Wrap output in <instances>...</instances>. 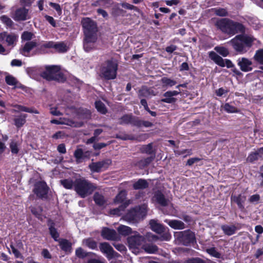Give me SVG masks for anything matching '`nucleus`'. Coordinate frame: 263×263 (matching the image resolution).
<instances>
[{"label":"nucleus","instance_id":"f257e3e1","mask_svg":"<svg viewBox=\"0 0 263 263\" xmlns=\"http://www.w3.org/2000/svg\"><path fill=\"white\" fill-rule=\"evenodd\" d=\"M215 25L218 29L230 36L245 32V27L242 24L228 18L218 19Z\"/></svg>","mask_w":263,"mask_h":263},{"label":"nucleus","instance_id":"f03ea898","mask_svg":"<svg viewBox=\"0 0 263 263\" xmlns=\"http://www.w3.org/2000/svg\"><path fill=\"white\" fill-rule=\"evenodd\" d=\"M255 40V39L252 35L242 34L236 35L228 43L232 45L237 53L243 54L250 49Z\"/></svg>","mask_w":263,"mask_h":263},{"label":"nucleus","instance_id":"7ed1b4c3","mask_svg":"<svg viewBox=\"0 0 263 263\" xmlns=\"http://www.w3.org/2000/svg\"><path fill=\"white\" fill-rule=\"evenodd\" d=\"M96 189V186L84 178L74 180V191L81 197L85 198L91 194Z\"/></svg>","mask_w":263,"mask_h":263},{"label":"nucleus","instance_id":"20e7f679","mask_svg":"<svg viewBox=\"0 0 263 263\" xmlns=\"http://www.w3.org/2000/svg\"><path fill=\"white\" fill-rule=\"evenodd\" d=\"M118 64L113 60H108L102 64L100 76L106 80H114L117 77Z\"/></svg>","mask_w":263,"mask_h":263},{"label":"nucleus","instance_id":"39448f33","mask_svg":"<svg viewBox=\"0 0 263 263\" xmlns=\"http://www.w3.org/2000/svg\"><path fill=\"white\" fill-rule=\"evenodd\" d=\"M41 76L48 81L54 80L63 82L65 80L64 75L60 71V68L57 66H46V70L42 73Z\"/></svg>","mask_w":263,"mask_h":263},{"label":"nucleus","instance_id":"423d86ee","mask_svg":"<svg viewBox=\"0 0 263 263\" xmlns=\"http://www.w3.org/2000/svg\"><path fill=\"white\" fill-rule=\"evenodd\" d=\"M146 214V210L144 205L137 206L129 210L125 216L126 221L130 222H137Z\"/></svg>","mask_w":263,"mask_h":263},{"label":"nucleus","instance_id":"0eeeda50","mask_svg":"<svg viewBox=\"0 0 263 263\" xmlns=\"http://www.w3.org/2000/svg\"><path fill=\"white\" fill-rule=\"evenodd\" d=\"M84 36H97V26L96 23L89 18H85L82 21Z\"/></svg>","mask_w":263,"mask_h":263},{"label":"nucleus","instance_id":"6e6552de","mask_svg":"<svg viewBox=\"0 0 263 263\" xmlns=\"http://www.w3.org/2000/svg\"><path fill=\"white\" fill-rule=\"evenodd\" d=\"M176 235L179 241L186 246L195 241V234L190 230L179 232Z\"/></svg>","mask_w":263,"mask_h":263},{"label":"nucleus","instance_id":"1a4fd4ad","mask_svg":"<svg viewBox=\"0 0 263 263\" xmlns=\"http://www.w3.org/2000/svg\"><path fill=\"white\" fill-rule=\"evenodd\" d=\"M209 56L212 61L220 67H223L226 66L228 68L234 67V64L230 60H224L214 51H210L209 53Z\"/></svg>","mask_w":263,"mask_h":263},{"label":"nucleus","instance_id":"9d476101","mask_svg":"<svg viewBox=\"0 0 263 263\" xmlns=\"http://www.w3.org/2000/svg\"><path fill=\"white\" fill-rule=\"evenodd\" d=\"M99 250L107 258L111 259L117 256L118 253L114 250L112 247L106 242H101L99 244Z\"/></svg>","mask_w":263,"mask_h":263},{"label":"nucleus","instance_id":"9b49d317","mask_svg":"<svg viewBox=\"0 0 263 263\" xmlns=\"http://www.w3.org/2000/svg\"><path fill=\"white\" fill-rule=\"evenodd\" d=\"M144 237L136 232L127 238L129 247L131 248H137L144 241Z\"/></svg>","mask_w":263,"mask_h":263},{"label":"nucleus","instance_id":"f8f14e48","mask_svg":"<svg viewBox=\"0 0 263 263\" xmlns=\"http://www.w3.org/2000/svg\"><path fill=\"white\" fill-rule=\"evenodd\" d=\"M34 193L40 198H47L48 187L44 182H39L35 184L33 190Z\"/></svg>","mask_w":263,"mask_h":263},{"label":"nucleus","instance_id":"ddd939ff","mask_svg":"<svg viewBox=\"0 0 263 263\" xmlns=\"http://www.w3.org/2000/svg\"><path fill=\"white\" fill-rule=\"evenodd\" d=\"M97 36H84L83 39V48L86 52H90L96 48Z\"/></svg>","mask_w":263,"mask_h":263},{"label":"nucleus","instance_id":"4468645a","mask_svg":"<svg viewBox=\"0 0 263 263\" xmlns=\"http://www.w3.org/2000/svg\"><path fill=\"white\" fill-rule=\"evenodd\" d=\"M237 63L240 70L243 72L251 71L253 69V62L248 58L245 57L239 58L237 59Z\"/></svg>","mask_w":263,"mask_h":263},{"label":"nucleus","instance_id":"2eb2a0df","mask_svg":"<svg viewBox=\"0 0 263 263\" xmlns=\"http://www.w3.org/2000/svg\"><path fill=\"white\" fill-rule=\"evenodd\" d=\"M29 18L28 10L24 7L17 9L13 16V18L16 21H25Z\"/></svg>","mask_w":263,"mask_h":263},{"label":"nucleus","instance_id":"dca6fc26","mask_svg":"<svg viewBox=\"0 0 263 263\" xmlns=\"http://www.w3.org/2000/svg\"><path fill=\"white\" fill-rule=\"evenodd\" d=\"M110 163L109 160H103L97 162H92L89 167L93 172H100L102 168H106Z\"/></svg>","mask_w":263,"mask_h":263},{"label":"nucleus","instance_id":"f3484780","mask_svg":"<svg viewBox=\"0 0 263 263\" xmlns=\"http://www.w3.org/2000/svg\"><path fill=\"white\" fill-rule=\"evenodd\" d=\"M39 45L36 40L27 42L20 49V53L25 57H28L30 51Z\"/></svg>","mask_w":263,"mask_h":263},{"label":"nucleus","instance_id":"a211bd4d","mask_svg":"<svg viewBox=\"0 0 263 263\" xmlns=\"http://www.w3.org/2000/svg\"><path fill=\"white\" fill-rule=\"evenodd\" d=\"M101 236L103 238L108 240H117L119 239V236L115 230L104 228L101 232Z\"/></svg>","mask_w":263,"mask_h":263},{"label":"nucleus","instance_id":"6ab92c4d","mask_svg":"<svg viewBox=\"0 0 263 263\" xmlns=\"http://www.w3.org/2000/svg\"><path fill=\"white\" fill-rule=\"evenodd\" d=\"M17 38L18 36L14 33L4 32L0 34V39L5 41L8 46H14Z\"/></svg>","mask_w":263,"mask_h":263},{"label":"nucleus","instance_id":"aec40b11","mask_svg":"<svg viewBox=\"0 0 263 263\" xmlns=\"http://www.w3.org/2000/svg\"><path fill=\"white\" fill-rule=\"evenodd\" d=\"M179 93V91L176 90L167 91L163 94L165 98L162 99L161 101L166 103H174L176 102L177 99L174 97L177 96Z\"/></svg>","mask_w":263,"mask_h":263},{"label":"nucleus","instance_id":"412c9836","mask_svg":"<svg viewBox=\"0 0 263 263\" xmlns=\"http://www.w3.org/2000/svg\"><path fill=\"white\" fill-rule=\"evenodd\" d=\"M263 159V147L258 148L256 151L251 153L248 156L247 160L251 163Z\"/></svg>","mask_w":263,"mask_h":263},{"label":"nucleus","instance_id":"4be33fe9","mask_svg":"<svg viewBox=\"0 0 263 263\" xmlns=\"http://www.w3.org/2000/svg\"><path fill=\"white\" fill-rule=\"evenodd\" d=\"M137 117L133 116L132 114H126L123 116L120 119V124H131L136 126Z\"/></svg>","mask_w":263,"mask_h":263},{"label":"nucleus","instance_id":"5701e85b","mask_svg":"<svg viewBox=\"0 0 263 263\" xmlns=\"http://www.w3.org/2000/svg\"><path fill=\"white\" fill-rule=\"evenodd\" d=\"M153 198L158 204L162 206L168 205L170 202L169 200L166 198L163 194L160 191H157L155 193Z\"/></svg>","mask_w":263,"mask_h":263},{"label":"nucleus","instance_id":"b1692460","mask_svg":"<svg viewBox=\"0 0 263 263\" xmlns=\"http://www.w3.org/2000/svg\"><path fill=\"white\" fill-rule=\"evenodd\" d=\"M164 222L166 223L170 227L175 230H182L184 229L185 224L181 220H169L165 219Z\"/></svg>","mask_w":263,"mask_h":263},{"label":"nucleus","instance_id":"393cba45","mask_svg":"<svg viewBox=\"0 0 263 263\" xmlns=\"http://www.w3.org/2000/svg\"><path fill=\"white\" fill-rule=\"evenodd\" d=\"M231 201L236 203L239 209L241 210H243L245 209L244 203L246 200V197L242 194H239L238 195H232L231 197Z\"/></svg>","mask_w":263,"mask_h":263},{"label":"nucleus","instance_id":"a878e982","mask_svg":"<svg viewBox=\"0 0 263 263\" xmlns=\"http://www.w3.org/2000/svg\"><path fill=\"white\" fill-rule=\"evenodd\" d=\"M47 225L49 227V233L51 237L56 241H58V238L60 234L58 233L57 229L55 228V223L51 220H49Z\"/></svg>","mask_w":263,"mask_h":263},{"label":"nucleus","instance_id":"bb28decb","mask_svg":"<svg viewBox=\"0 0 263 263\" xmlns=\"http://www.w3.org/2000/svg\"><path fill=\"white\" fill-rule=\"evenodd\" d=\"M51 48H54L57 51L60 53L66 52L68 48L64 42L55 43L53 41H50Z\"/></svg>","mask_w":263,"mask_h":263},{"label":"nucleus","instance_id":"cd10ccee","mask_svg":"<svg viewBox=\"0 0 263 263\" xmlns=\"http://www.w3.org/2000/svg\"><path fill=\"white\" fill-rule=\"evenodd\" d=\"M149 224L152 229L158 234L162 233L165 230V227L162 224L157 223L155 220H151L149 221Z\"/></svg>","mask_w":263,"mask_h":263},{"label":"nucleus","instance_id":"c85d7f7f","mask_svg":"<svg viewBox=\"0 0 263 263\" xmlns=\"http://www.w3.org/2000/svg\"><path fill=\"white\" fill-rule=\"evenodd\" d=\"M153 91L145 86H143L138 91L139 98H148L154 95Z\"/></svg>","mask_w":263,"mask_h":263},{"label":"nucleus","instance_id":"c756f323","mask_svg":"<svg viewBox=\"0 0 263 263\" xmlns=\"http://www.w3.org/2000/svg\"><path fill=\"white\" fill-rule=\"evenodd\" d=\"M221 230L223 231L224 234L228 236H231L234 234L236 231L237 228L235 225H222L221 227Z\"/></svg>","mask_w":263,"mask_h":263},{"label":"nucleus","instance_id":"7c9ffc66","mask_svg":"<svg viewBox=\"0 0 263 263\" xmlns=\"http://www.w3.org/2000/svg\"><path fill=\"white\" fill-rule=\"evenodd\" d=\"M134 190H143L148 187V183L144 179H139L133 185Z\"/></svg>","mask_w":263,"mask_h":263},{"label":"nucleus","instance_id":"2f4dec72","mask_svg":"<svg viewBox=\"0 0 263 263\" xmlns=\"http://www.w3.org/2000/svg\"><path fill=\"white\" fill-rule=\"evenodd\" d=\"M50 41L46 42L42 44H39V45L37 46L35 49V53L36 54H45L46 53V48H51V44Z\"/></svg>","mask_w":263,"mask_h":263},{"label":"nucleus","instance_id":"473e14b6","mask_svg":"<svg viewBox=\"0 0 263 263\" xmlns=\"http://www.w3.org/2000/svg\"><path fill=\"white\" fill-rule=\"evenodd\" d=\"M27 117V115L26 114H21L16 117L14 119V125L17 128L22 127L26 122V119Z\"/></svg>","mask_w":263,"mask_h":263},{"label":"nucleus","instance_id":"72a5a7b5","mask_svg":"<svg viewBox=\"0 0 263 263\" xmlns=\"http://www.w3.org/2000/svg\"><path fill=\"white\" fill-rule=\"evenodd\" d=\"M155 159V155L140 160L137 163V165L140 168H143L148 166Z\"/></svg>","mask_w":263,"mask_h":263},{"label":"nucleus","instance_id":"f704fd0d","mask_svg":"<svg viewBox=\"0 0 263 263\" xmlns=\"http://www.w3.org/2000/svg\"><path fill=\"white\" fill-rule=\"evenodd\" d=\"M83 245L92 250H97V242L92 238H88L83 240Z\"/></svg>","mask_w":263,"mask_h":263},{"label":"nucleus","instance_id":"c9c22d12","mask_svg":"<svg viewBox=\"0 0 263 263\" xmlns=\"http://www.w3.org/2000/svg\"><path fill=\"white\" fill-rule=\"evenodd\" d=\"M61 249L66 252H71V243L67 239H63L59 241Z\"/></svg>","mask_w":263,"mask_h":263},{"label":"nucleus","instance_id":"e433bc0d","mask_svg":"<svg viewBox=\"0 0 263 263\" xmlns=\"http://www.w3.org/2000/svg\"><path fill=\"white\" fill-rule=\"evenodd\" d=\"M93 200L96 204L99 206H103L106 203L104 197L98 192H96L93 195Z\"/></svg>","mask_w":263,"mask_h":263},{"label":"nucleus","instance_id":"4c0bfd02","mask_svg":"<svg viewBox=\"0 0 263 263\" xmlns=\"http://www.w3.org/2000/svg\"><path fill=\"white\" fill-rule=\"evenodd\" d=\"M116 138L119 139L123 140H139L138 139L137 137H136L135 136L133 135H128L125 133H121L119 134L116 135Z\"/></svg>","mask_w":263,"mask_h":263},{"label":"nucleus","instance_id":"58836bf2","mask_svg":"<svg viewBox=\"0 0 263 263\" xmlns=\"http://www.w3.org/2000/svg\"><path fill=\"white\" fill-rule=\"evenodd\" d=\"M253 59L257 63L263 65V48L256 51Z\"/></svg>","mask_w":263,"mask_h":263},{"label":"nucleus","instance_id":"ea45409f","mask_svg":"<svg viewBox=\"0 0 263 263\" xmlns=\"http://www.w3.org/2000/svg\"><path fill=\"white\" fill-rule=\"evenodd\" d=\"M118 231L121 235L126 236L132 233V229L128 226L121 225L118 228Z\"/></svg>","mask_w":263,"mask_h":263},{"label":"nucleus","instance_id":"a19ab883","mask_svg":"<svg viewBox=\"0 0 263 263\" xmlns=\"http://www.w3.org/2000/svg\"><path fill=\"white\" fill-rule=\"evenodd\" d=\"M153 126V123L148 121L140 120L138 117H137V122L136 126L137 127H141L142 126L145 127H151Z\"/></svg>","mask_w":263,"mask_h":263},{"label":"nucleus","instance_id":"79ce46f5","mask_svg":"<svg viewBox=\"0 0 263 263\" xmlns=\"http://www.w3.org/2000/svg\"><path fill=\"white\" fill-rule=\"evenodd\" d=\"M214 50L223 57H226L229 54V50L223 46H216L214 48Z\"/></svg>","mask_w":263,"mask_h":263},{"label":"nucleus","instance_id":"37998d69","mask_svg":"<svg viewBox=\"0 0 263 263\" xmlns=\"http://www.w3.org/2000/svg\"><path fill=\"white\" fill-rule=\"evenodd\" d=\"M141 152L143 153H146L148 155L153 154L155 155V153L153 150V145L152 143H149L147 145H143L141 149Z\"/></svg>","mask_w":263,"mask_h":263},{"label":"nucleus","instance_id":"c03bdc74","mask_svg":"<svg viewBox=\"0 0 263 263\" xmlns=\"http://www.w3.org/2000/svg\"><path fill=\"white\" fill-rule=\"evenodd\" d=\"M61 184L66 189H74V181L71 179H64L61 180Z\"/></svg>","mask_w":263,"mask_h":263},{"label":"nucleus","instance_id":"a18cd8bd","mask_svg":"<svg viewBox=\"0 0 263 263\" xmlns=\"http://www.w3.org/2000/svg\"><path fill=\"white\" fill-rule=\"evenodd\" d=\"M145 252L148 253H155L158 251V247L154 245H146L142 247Z\"/></svg>","mask_w":263,"mask_h":263},{"label":"nucleus","instance_id":"49530a36","mask_svg":"<svg viewBox=\"0 0 263 263\" xmlns=\"http://www.w3.org/2000/svg\"><path fill=\"white\" fill-rule=\"evenodd\" d=\"M74 156L76 159L77 163H80L84 158L83 151L81 148L77 149L74 153Z\"/></svg>","mask_w":263,"mask_h":263},{"label":"nucleus","instance_id":"de8ad7c7","mask_svg":"<svg viewBox=\"0 0 263 263\" xmlns=\"http://www.w3.org/2000/svg\"><path fill=\"white\" fill-rule=\"evenodd\" d=\"M126 192L124 191H121L116 197L114 202L115 203H123L126 198Z\"/></svg>","mask_w":263,"mask_h":263},{"label":"nucleus","instance_id":"09e8293b","mask_svg":"<svg viewBox=\"0 0 263 263\" xmlns=\"http://www.w3.org/2000/svg\"><path fill=\"white\" fill-rule=\"evenodd\" d=\"M6 83L10 86H16L18 83L16 79L12 75H7L5 77Z\"/></svg>","mask_w":263,"mask_h":263},{"label":"nucleus","instance_id":"8fccbe9b","mask_svg":"<svg viewBox=\"0 0 263 263\" xmlns=\"http://www.w3.org/2000/svg\"><path fill=\"white\" fill-rule=\"evenodd\" d=\"M95 106L98 111L103 114H106L107 111L106 107L104 103L101 101H96L95 102Z\"/></svg>","mask_w":263,"mask_h":263},{"label":"nucleus","instance_id":"3c124183","mask_svg":"<svg viewBox=\"0 0 263 263\" xmlns=\"http://www.w3.org/2000/svg\"><path fill=\"white\" fill-rule=\"evenodd\" d=\"M89 253L85 251L82 248L80 247L76 250V255L80 258H84L88 256Z\"/></svg>","mask_w":263,"mask_h":263},{"label":"nucleus","instance_id":"603ef678","mask_svg":"<svg viewBox=\"0 0 263 263\" xmlns=\"http://www.w3.org/2000/svg\"><path fill=\"white\" fill-rule=\"evenodd\" d=\"M33 36L34 34L31 32L24 31L21 35V39L23 41L29 42L31 41Z\"/></svg>","mask_w":263,"mask_h":263},{"label":"nucleus","instance_id":"864d4df0","mask_svg":"<svg viewBox=\"0 0 263 263\" xmlns=\"http://www.w3.org/2000/svg\"><path fill=\"white\" fill-rule=\"evenodd\" d=\"M214 12L216 15L220 16H226L228 15V12L227 9L224 8H215Z\"/></svg>","mask_w":263,"mask_h":263},{"label":"nucleus","instance_id":"5fc2aeb1","mask_svg":"<svg viewBox=\"0 0 263 263\" xmlns=\"http://www.w3.org/2000/svg\"><path fill=\"white\" fill-rule=\"evenodd\" d=\"M206 252L211 256L217 258H221V255L215 249V248H211L206 250Z\"/></svg>","mask_w":263,"mask_h":263},{"label":"nucleus","instance_id":"6e6d98bb","mask_svg":"<svg viewBox=\"0 0 263 263\" xmlns=\"http://www.w3.org/2000/svg\"><path fill=\"white\" fill-rule=\"evenodd\" d=\"M97 3H99V6L108 8L112 5L113 1L112 0H98Z\"/></svg>","mask_w":263,"mask_h":263},{"label":"nucleus","instance_id":"4d7b16f0","mask_svg":"<svg viewBox=\"0 0 263 263\" xmlns=\"http://www.w3.org/2000/svg\"><path fill=\"white\" fill-rule=\"evenodd\" d=\"M162 83L166 86L172 87L176 84V82L171 79L164 77L161 80Z\"/></svg>","mask_w":263,"mask_h":263},{"label":"nucleus","instance_id":"13d9d810","mask_svg":"<svg viewBox=\"0 0 263 263\" xmlns=\"http://www.w3.org/2000/svg\"><path fill=\"white\" fill-rule=\"evenodd\" d=\"M10 148L13 154H17L18 153L19 149L16 142L12 141L10 144Z\"/></svg>","mask_w":263,"mask_h":263},{"label":"nucleus","instance_id":"bf43d9fd","mask_svg":"<svg viewBox=\"0 0 263 263\" xmlns=\"http://www.w3.org/2000/svg\"><path fill=\"white\" fill-rule=\"evenodd\" d=\"M224 109L227 112L234 113L238 112L237 109L234 106L230 105L229 103H226L224 105Z\"/></svg>","mask_w":263,"mask_h":263},{"label":"nucleus","instance_id":"052dcab7","mask_svg":"<svg viewBox=\"0 0 263 263\" xmlns=\"http://www.w3.org/2000/svg\"><path fill=\"white\" fill-rule=\"evenodd\" d=\"M1 20L8 26H11L13 24L12 21L6 15H2L0 17Z\"/></svg>","mask_w":263,"mask_h":263},{"label":"nucleus","instance_id":"680f3d73","mask_svg":"<svg viewBox=\"0 0 263 263\" xmlns=\"http://www.w3.org/2000/svg\"><path fill=\"white\" fill-rule=\"evenodd\" d=\"M121 5L122 7L125 9L129 10H134L136 11L139 12V9L137 7L133 5L129 4L127 3H123Z\"/></svg>","mask_w":263,"mask_h":263},{"label":"nucleus","instance_id":"e2e57ef3","mask_svg":"<svg viewBox=\"0 0 263 263\" xmlns=\"http://www.w3.org/2000/svg\"><path fill=\"white\" fill-rule=\"evenodd\" d=\"M49 5L50 7L54 9L59 15L62 14V8L59 4L52 2H49Z\"/></svg>","mask_w":263,"mask_h":263},{"label":"nucleus","instance_id":"0e129e2a","mask_svg":"<svg viewBox=\"0 0 263 263\" xmlns=\"http://www.w3.org/2000/svg\"><path fill=\"white\" fill-rule=\"evenodd\" d=\"M260 196L258 194H254L250 196L249 201L251 203H257L260 200Z\"/></svg>","mask_w":263,"mask_h":263},{"label":"nucleus","instance_id":"69168bd1","mask_svg":"<svg viewBox=\"0 0 263 263\" xmlns=\"http://www.w3.org/2000/svg\"><path fill=\"white\" fill-rule=\"evenodd\" d=\"M185 263H205V261L198 257L192 258L187 260Z\"/></svg>","mask_w":263,"mask_h":263},{"label":"nucleus","instance_id":"338daca9","mask_svg":"<svg viewBox=\"0 0 263 263\" xmlns=\"http://www.w3.org/2000/svg\"><path fill=\"white\" fill-rule=\"evenodd\" d=\"M42 211L41 208L37 209L34 207L32 208L31 209V213L38 218H40L41 215Z\"/></svg>","mask_w":263,"mask_h":263},{"label":"nucleus","instance_id":"774afa93","mask_svg":"<svg viewBox=\"0 0 263 263\" xmlns=\"http://www.w3.org/2000/svg\"><path fill=\"white\" fill-rule=\"evenodd\" d=\"M46 20L53 27H57L56 22L53 17L46 15L45 16Z\"/></svg>","mask_w":263,"mask_h":263}]
</instances>
